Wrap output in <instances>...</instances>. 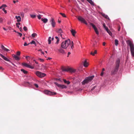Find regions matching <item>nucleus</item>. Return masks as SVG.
Returning <instances> with one entry per match:
<instances>
[{"label":"nucleus","mask_w":134,"mask_h":134,"mask_svg":"<svg viewBox=\"0 0 134 134\" xmlns=\"http://www.w3.org/2000/svg\"><path fill=\"white\" fill-rule=\"evenodd\" d=\"M127 44L130 47L131 52L132 56L134 57V44L133 42L129 40L126 41Z\"/></svg>","instance_id":"f257e3e1"},{"label":"nucleus","mask_w":134,"mask_h":134,"mask_svg":"<svg viewBox=\"0 0 134 134\" xmlns=\"http://www.w3.org/2000/svg\"><path fill=\"white\" fill-rule=\"evenodd\" d=\"M120 63V60L119 59H118L116 60L115 68L111 71V74H114L117 72Z\"/></svg>","instance_id":"f03ea898"},{"label":"nucleus","mask_w":134,"mask_h":134,"mask_svg":"<svg viewBox=\"0 0 134 134\" xmlns=\"http://www.w3.org/2000/svg\"><path fill=\"white\" fill-rule=\"evenodd\" d=\"M70 40L69 39L65 40L64 42H62L61 44V47L62 48L66 49L70 44Z\"/></svg>","instance_id":"7ed1b4c3"},{"label":"nucleus","mask_w":134,"mask_h":134,"mask_svg":"<svg viewBox=\"0 0 134 134\" xmlns=\"http://www.w3.org/2000/svg\"><path fill=\"white\" fill-rule=\"evenodd\" d=\"M94 77V76H92L86 77L85 79L82 82V84L83 85H84L89 83L92 80Z\"/></svg>","instance_id":"20e7f679"},{"label":"nucleus","mask_w":134,"mask_h":134,"mask_svg":"<svg viewBox=\"0 0 134 134\" xmlns=\"http://www.w3.org/2000/svg\"><path fill=\"white\" fill-rule=\"evenodd\" d=\"M62 70L63 71H69L70 72H74L76 70L71 68H62Z\"/></svg>","instance_id":"39448f33"},{"label":"nucleus","mask_w":134,"mask_h":134,"mask_svg":"<svg viewBox=\"0 0 134 134\" xmlns=\"http://www.w3.org/2000/svg\"><path fill=\"white\" fill-rule=\"evenodd\" d=\"M57 32L59 35H60L61 37L63 38L64 39V36H63L64 33L61 29H57Z\"/></svg>","instance_id":"423d86ee"},{"label":"nucleus","mask_w":134,"mask_h":134,"mask_svg":"<svg viewBox=\"0 0 134 134\" xmlns=\"http://www.w3.org/2000/svg\"><path fill=\"white\" fill-rule=\"evenodd\" d=\"M36 75L38 77L40 78H42L46 75V74L43 73L39 71H37L35 72Z\"/></svg>","instance_id":"0eeeda50"},{"label":"nucleus","mask_w":134,"mask_h":134,"mask_svg":"<svg viewBox=\"0 0 134 134\" xmlns=\"http://www.w3.org/2000/svg\"><path fill=\"white\" fill-rule=\"evenodd\" d=\"M44 92L45 94L48 95H55L57 94L56 92H53L48 90H45Z\"/></svg>","instance_id":"6e6552de"},{"label":"nucleus","mask_w":134,"mask_h":134,"mask_svg":"<svg viewBox=\"0 0 134 134\" xmlns=\"http://www.w3.org/2000/svg\"><path fill=\"white\" fill-rule=\"evenodd\" d=\"M0 55L4 60H5L6 61H7L8 62H10L13 65H14V66H16L12 62H10V61L9 59H8L7 58L5 57L2 54L0 53Z\"/></svg>","instance_id":"1a4fd4ad"},{"label":"nucleus","mask_w":134,"mask_h":134,"mask_svg":"<svg viewBox=\"0 0 134 134\" xmlns=\"http://www.w3.org/2000/svg\"><path fill=\"white\" fill-rule=\"evenodd\" d=\"M54 83L58 87L60 88H67V87L66 86L64 85L59 84L57 82H55Z\"/></svg>","instance_id":"9d476101"},{"label":"nucleus","mask_w":134,"mask_h":134,"mask_svg":"<svg viewBox=\"0 0 134 134\" xmlns=\"http://www.w3.org/2000/svg\"><path fill=\"white\" fill-rule=\"evenodd\" d=\"M22 65H23L25 67H27L28 68H30L31 69H33L34 68V67H33L30 65L26 63H22Z\"/></svg>","instance_id":"9b49d317"},{"label":"nucleus","mask_w":134,"mask_h":134,"mask_svg":"<svg viewBox=\"0 0 134 134\" xmlns=\"http://www.w3.org/2000/svg\"><path fill=\"white\" fill-rule=\"evenodd\" d=\"M51 24L53 27H55V23L54 21V19L52 18L51 20Z\"/></svg>","instance_id":"f8f14e48"},{"label":"nucleus","mask_w":134,"mask_h":134,"mask_svg":"<svg viewBox=\"0 0 134 134\" xmlns=\"http://www.w3.org/2000/svg\"><path fill=\"white\" fill-rule=\"evenodd\" d=\"M78 19L80 21H81L83 23L85 20L81 16H79L77 17Z\"/></svg>","instance_id":"ddd939ff"},{"label":"nucleus","mask_w":134,"mask_h":134,"mask_svg":"<svg viewBox=\"0 0 134 134\" xmlns=\"http://www.w3.org/2000/svg\"><path fill=\"white\" fill-rule=\"evenodd\" d=\"M78 19L80 21H81L83 23L85 20L81 16H79L77 17Z\"/></svg>","instance_id":"4468645a"},{"label":"nucleus","mask_w":134,"mask_h":134,"mask_svg":"<svg viewBox=\"0 0 134 134\" xmlns=\"http://www.w3.org/2000/svg\"><path fill=\"white\" fill-rule=\"evenodd\" d=\"M12 57L16 60H19L20 59L19 58L18 56H16V55L15 54H13Z\"/></svg>","instance_id":"2eb2a0df"},{"label":"nucleus","mask_w":134,"mask_h":134,"mask_svg":"<svg viewBox=\"0 0 134 134\" xmlns=\"http://www.w3.org/2000/svg\"><path fill=\"white\" fill-rule=\"evenodd\" d=\"M15 18L17 19V21L18 22H19L21 21V18L20 16H16Z\"/></svg>","instance_id":"dca6fc26"},{"label":"nucleus","mask_w":134,"mask_h":134,"mask_svg":"<svg viewBox=\"0 0 134 134\" xmlns=\"http://www.w3.org/2000/svg\"><path fill=\"white\" fill-rule=\"evenodd\" d=\"M1 48L2 49L5 51L8 52L9 51V50L7 48H5L3 45L1 46Z\"/></svg>","instance_id":"f3484780"},{"label":"nucleus","mask_w":134,"mask_h":134,"mask_svg":"<svg viewBox=\"0 0 134 134\" xmlns=\"http://www.w3.org/2000/svg\"><path fill=\"white\" fill-rule=\"evenodd\" d=\"M59 51L62 54H64L65 52L64 50L62 49V48H60L59 49H58Z\"/></svg>","instance_id":"a211bd4d"},{"label":"nucleus","mask_w":134,"mask_h":134,"mask_svg":"<svg viewBox=\"0 0 134 134\" xmlns=\"http://www.w3.org/2000/svg\"><path fill=\"white\" fill-rule=\"evenodd\" d=\"M97 53V51L96 50H95L94 51H92L91 52L90 54L91 55L93 56H94L95 54Z\"/></svg>","instance_id":"6ab92c4d"},{"label":"nucleus","mask_w":134,"mask_h":134,"mask_svg":"<svg viewBox=\"0 0 134 134\" xmlns=\"http://www.w3.org/2000/svg\"><path fill=\"white\" fill-rule=\"evenodd\" d=\"M41 20L42 21H43V22L45 23H47V22L48 20L47 19L45 18H44V19L42 18L41 19Z\"/></svg>","instance_id":"aec40b11"},{"label":"nucleus","mask_w":134,"mask_h":134,"mask_svg":"<svg viewBox=\"0 0 134 134\" xmlns=\"http://www.w3.org/2000/svg\"><path fill=\"white\" fill-rule=\"evenodd\" d=\"M25 85V86H31V83L29 82H25L24 83Z\"/></svg>","instance_id":"412c9836"},{"label":"nucleus","mask_w":134,"mask_h":134,"mask_svg":"<svg viewBox=\"0 0 134 134\" xmlns=\"http://www.w3.org/2000/svg\"><path fill=\"white\" fill-rule=\"evenodd\" d=\"M71 31L72 35L73 36H75V34L76 33V31L75 30L73 29H72V30H71Z\"/></svg>","instance_id":"4be33fe9"},{"label":"nucleus","mask_w":134,"mask_h":134,"mask_svg":"<svg viewBox=\"0 0 134 134\" xmlns=\"http://www.w3.org/2000/svg\"><path fill=\"white\" fill-rule=\"evenodd\" d=\"M93 28L94 29L96 34H97V35H98L99 34V32L96 27L95 26Z\"/></svg>","instance_id":"5701e85b"},{"label":"nucleus","mask_w":134,"mask_h":134,"mask_svg":"<svg viewBox=\"0 0 134 134\" xmlns=\"http://www.w3.org/2000/svg\"><path fill=\"white\" fill-rule=\"evenodd\" d=\"M93 28L94 29L96 34H97V35H98L99 34V32L96 27L95 26Z\"/></svg>","instance_id":"b1692460"},{"label":"nucleus","mask_w":134,"mask_h":134,"mask_svg":"<svg viewBox=\"0 0 134 134\" xmlns=\"http://www.w3.org/2000/svg\"><path fill=\"white\" fill-rule=\"evenodd\" d=\"M88 63L87 62L86 60H85L83 63L84 66L85 67H86L88 66Z\"/></svg>","instance_id":"393cba45"},{"label":"nucleus","mask_w":134,"mask_h":134,"mask_svg":"<svg viewBox=\"0 0 134 134\" xmlns=\"http://www.w3.org/2000/svg\"><path fill=\"white\" fill-rule=\"evenodd\" d=\"M91 5H94V2L92 0H86Z\"/></svg>","instance_id":"a878e982"},{"label":"nucleus","mask_w":134,"mask_h":134,"mask_svg":"<svg viewBox=\"0 0 134 134\" xmlns=\"http://www.w3.org/2000/svg\"><path fill=\"white\" fill-rule=\"evenodd\" d=\"M102 15L106 19H108L109 18L108 17L107 15L103 13L102 14Z\"/></svg>","instance_id":"bb28decb"},{"label":"nucleus","mask_w":134,"mask_h":134,"mask_svg":"<svg viewBox=\"0 0 134 134\" xmlns=\"http://www.w3.org/2000/svg\"><path fill=\"white\" fill-rule=\"evenodd\" d=\"M63 80L65 83H66L68 85H69L70 83V82L68 81H67L65 79H63Z\"/></svg>","instance_id":"cd10ccee"},{"label":"nucleus","mask_w":134,"mask_h":134,"mask_svg":"<svg viewBox=\"0 0 134 134\" xmlns=\"http://www.w3.org/2000/svg\"><path fill=\"white\" fill-rule=\"evenodd\" d=\"M114 41H115V45L116 46H118V44H119L118 40L117 39H115Z\"/></svg>","instance_id":"c85d7f7f"},{"label":"nucleus","mask_w":134,"mask_h":134,"mask_svg":"<svg viewBox=\"0 0 134 134\" xmlns=\"http://www.w3.org/2000/svg\"><path fill=\"white\" fill-rule=\"evenodd\" d=\"M107 32L111 36H112V33L108 29V30H106Z\"/></svg>","instance_id":"c756f323"},{"label":"nucleus","mask_w":134,"mask_h":134,"mask_svg":"<svg viewBox=\"0 0 134 134\" xmlns=\"http://www.w3.org/2000/svg\"><path fill=\"white\" fill-rule=\"evenodd\" d=\"M51 37H49L48 38V43L49 44H50L51 43Z\"/></svg>","instance_id":"7c9ffc66"},{"label":"nucleus","mask_w":134,"mask_h":134,"mask_svg":"<svg viewBox=\"0 0 134 134\" xmlns=\"http://www.w3.org/2000/svg\"><path fill=\"white\" fill-rule=\"evenodd\" d=\"M21 71H22L24 74H26L27 73V71L23 69H21Z\"/></svg>","instance_id":"2f4dec72"},{"label":"nucleus","mask_w":134,"mask_h":134,"mask_svg":"<svg viewBox=\"0 0 134 134\" xmlns=\"http://www.w3.org/2000/svg\"><path fill=\"white\" fill-rule=\"evenodd\" d=\"M103 26L104 28L106 30H108V28L105 25L104 23L103 24Z\"/></svg>","instance_id":"473e14b6"},{"label":"nucleus","mask_w":134,"mask_h":134,"mask_svg":"<svg viewBox=\"0 0 134 134\" xmlns=\"http://www.w3.org/2000/svg\"><path fill=\"white\" fill-rule=\"evenodd\" d=\"M89 25L90 26H91L93 28H94L96 26L94 25L92 23H89Z\"/></svg>","instance_id":"72a5a7b5"},{"label":"nucleus","mask_w":134,"mask_h":134,"mask_svg":"<svg viewBox=\"0 0 134 134\" xmlns=\"http://www.w3.org/2000/svg\"><path fill=\"white\" fill-rule=\"evenodd\" d=\"M59 14L60 15H61L63 17H65V18L66 17V16L65 14L61 13H60Z\"/></svg>","instance_id":"f704fd0d"},{"label":"nucleus","mask_w":134,"mask_h":134,"mask_svg":"<svg viewBox=\"0 0 134 134\" xmlns=\"http://www.w3.org/2000/svg\"><path fill=\"white\" fill-rule=\"evenodd\" d=\"M37 34L35 33H34L32 35V36L33 37H34L37 36Z\"/></svg>","instance_id":"c9c22d12"},{"label":"nucleus","mask_w":134,"mask_h":134,"mask_svg":"<svg viewBox=\"0 0 134 134\" xmlns=\"http://www.w3.org/2000/svg\"><path fill=\"white\" fill-rule=\"evenodd\" d=\"M30 16L31 18H35L36 16V15H30Z\"/></svg>","instance_id":"e433bc0d"},{"label":"nucleus","mask_w":134,"mask_h":134,"mask_svg":"<svg viewBox=\"0 0 134 134\" xmlns=\"http://www.w3.org/2000/svg\"><path fill=\"white\" fill-rule=\"evenodd\" d=\"M29 44H36V42L34 41H32L30 42V43H29Z\"/></svg>","instance_id":"4c0bfd02"},{"label":"nucleus","mask_w":134,"mask_h":134,"mask_svg":"<svg viewBox=\"0 0 134 134\" xmlns=\"http://www.w3.org/2000/svg\"><path fill=\"white\" fill-rule=\"evenodd\" d=\"M37 17H38V19H41V15L39 14L37 16Z\"/></svg>","instance_id":"58836bf2"},{"label":"nucleus","mask_w":134,"mask_h":134,"mask_svg":"<svg viewBox=\"0 0 134 134\" xmlns=\"http://www.w3.org/2000/svg\"><path fill=\"white\" fill-rule=\"evenodd\" d=\"M20 51H18L16 52V55L17 56L20 55Z\"/></svg>","instance_id":"ea45409f"},{"label":"nucleus","mask_w":134,"mask_h":134,"mask_svg":"<svg viewBox=\"0 0 134 134\" xmlns=\"http://www.w3.org/2000/svg\"><path fill=\"white\" fill-rule=\"evenodd\" d=\"M83 23L85 24L86 25H87L88 26H90L89 24H88L85 20L83 22Z\"/></svg>","instance_id":"a19ab883"},{"label":"nucleus","mask_w":134,"mask_h":134,"mask_svg":"<svg viewBox=\"0 0 134 134\" xmlns=\"http://www.w3.org/2000/svg\"><path fill=\"white\" fill-rule=\"evenodd\" d=\"M83 23L85 24L86 25H87L88 26H90L89 24H88L85 20L83 22Z\"/></svg>","instance_id":"79ce46f5"},{"label":"nucleus","mask_w":134,"mask_h":134,"mask_svg":"<svg viewBox=\"0 0 134 134\" xmlns=\"http://www.w3.org/2000/svg\"><path fill=\"white\" fill-rule=\"evenodd\" d=\"M2 10L4 12L5 14H6L7 13V11L4 8H3L2 9Z\"/></svg>","instance_id":"37998d69"},{"label":"nucleus","mask_w":134,"mask_h":134,"mask_svg":"<svg viewBox=\"0 0 134 134\" xmlns=\"http://www.w3.org/2000/svg\"><path fill=\"white\" fill-rule=\"evenodd\" d=\"M23 29L25 31L27 30V29L26 27L24 26L23 27Z\"/></svg>","instance_id":"c03bdc74"},{"label":"nucleus","mask_w":134,"mask_h":134,"mask_svg":"<svg viewBox=\"0 0 134 134\" xmlns=\"http://www.w3.org/2000/svg\"><path fill=\"white\" fill-rule=\"evenodd\" d=\"M38 51H40L41 52V53L43 54H44V52L42 51V49H39L38 50Z\"/></svg>","instance_id":"a18cd8bd"},{"label":"nucleus","mask_w":134,"mask_h":134,"mask_svg":"<svg viewBox=\"0 0 134 134\" xmlns=\"http://www.w3.org/2000/svg\"><path fill=\"white\" fill-rule=\"evenodd\" d=\"M29 44V43L28 44H27V43L26 42H25L24 43V46H28Z\"/></svg>","instance_id":"49530a36"},{"label":"nucleus","mask_w":134,"mask_h":134,"mask_svg":"<svg viewBox=\"0 0 134 134\" xmlns=\"http://www.w3.org/2000/svg\"><path fill=\"white\" fill-rule=\"evenodd\" d=\"M3 20V19L2 18L0 17V23H2Z\"/></svg>","instance_id":"de8ad7c7"},{"label":"nucleus","mask_w":134,"mask_h":134,"mask_svg":"<svg viewBox=\"0 0 134 134\" xmlns=\"http://www.w3.org/2000/svg\"><path fill=\"white\" fill-rule=\"evenodd\" d=\"M97 43V42L96 41H95L93 44V46L95 47L96 46V44Z\"/></svg>","instance_id":"09e8293b"},{"label":"nucleus","mask_w":134,"mask_h":134,"mask_svg":"<svg viewBox=\"0 0 134 134\" xmlns=\"http://www.w3.org/2000/svg\"><path fill=\"white\" fill-rule=\"evenodd\" d=\"M17 33H18L19 34L20 37H21L22 36V34L19 33L18 32H17Z\"/></svg>","instance_id":"8fccbe9b"},{"label":"nucleus","mask_w":134,"mask_h":134,"mask_svg":"<svg viewBox=\"0 0 134 134\" xmlns=\"http://www.w3.org/2000/svg\"><path fill=\"white\" fill-rule=\"evenodd\" d=\"M57 41L56 42V44H58L59 43V39H58L57 40Z\"/></svg>","instance_id":"3c124183"},{"label":"nucleus","mask_w":134,"mask_h":134,"mask_svg":"<svg viewBox=\"0 0 134 134\" xmlns=\"http://www.w3.org/2000/svg\"><path fill=\"white\" fill-rule=\"evenodd\" d=\"M34 85L36 88H38V85L37 84H34Z\"/></svg>","instance_id":"603ef678"},{"label":"nucleus","mask_w":134,"mask_h":134,"mask_svg":"<svg viewBox=\"0 0 134 134\" xmlns=\"http://www.w3.org/2000/svg\"><path fill=\"white\" fill-rule=\"evenodd\" d=\"M2 7H7V5L6 4H3L2 5Z\"/></svg>","instance_id":"864d4df0"},{"label":"nucleus","mask_w":134,"mask_h":134,"mask_svg":"<svg viewBox=\"0 0 134 134\" xmlns=\"http://www.w3.org/2000/svg\"><path fill=\"white\" fill-rule=\"evenodd\" d=\"M95 86H94L91 89V91H93V90L95 88Z\"/></svg>","instance_id":"5fc2aeb1"},{"label":"nucleus","mask_w":134,"mask_h":134,"mask_svg":"<svg viewBox=\"0 0 134 134\" xmlns=\"http://www.w3.org/2000/svg\"><path fill=\"white\" fill-rule=\"evenodd\" d=\"M18 2V0H16V1H13V2L14 3H15L16 2Z\"/></svg>","instance_id":"6e6d98bb"},{"label":"nucleus","mask_w":134,"mask_h":134,"mask_svg":"<svg viewBox=\"0 0 134 134\" xmlns=\"http://www.w3.org/2000/svg\"><path fill=\"white\" fill-rule=\"evenodd\" d=\"M20 23H16V25H20Z\"/></svg>","instance_id":"4d7b16f0"},{"label":"nucleus","mask_w":134,"mask_h":134,"mask_svg":"<svg viewBox=\"0 0 134 134\" xmlns=\"http://www.w3.org/2000/svg\"><path fill=\"white\" fill-rule=\"evenodd\" d=\"M74 48V45H72L71 46V48L72 49H73V48Z\"/></svg>","instance_id":"13d9d810"},{"label":"nucleus","mask_w":134,"mask_h":134,"mask_svg":"<svg viewBox=\"0 0 134 134\" xmlns=\"http://www.w3.org/2000/svg\"><path fill=\"white\" fill-rule=\"evenodd\" d=\"M71 53L70 52H69L68 53L67 57H68L69 55Z\"/></svg>","instance_id":"bf43d9fd"},{"label":"nucleus","mask_w":134,"mask_h":134,"mask_svg":"<svg viewBox=\"0 0 134 134\" xmlns=\"http://www.w3.org/2000/svg\"><path fill=\"white\" fill-rule=\"evenodd\" d=\"M39 60H40L41 61V62H43V59H39Z\"/></svg>","instance_id":"052dcab7"},{"label":"nucleus","mask_w":134,"mask_h":134,"mask_svg":"<svg viewBox=\"0 0 134 134\" xmlns=\"http://www.w3.org/2000/svg\"><path fill=\"white\" fill-rule=\"evenodd\" d=\"M105 42H103V46H105Z\"/></svg>","instance_id":"680f3d73"},{"label":"nucleus","mask_w":134,"mask_h":134,"mask_svg":"<svg viewBox=\"0 0 134 134\" xmlns=\"http://www.w3.org/2000/svg\"><path fill=\"white\" fill-rule=\"evenodd\" d=\"M0 70H3V68L1 66L0 67Z\"/></svg>","instance_id":"e2e57ef3"},{"label":"nucleus","mask_w":134,"mask_h":134,"mask_svg":"<svg viewBox=\"0 0 134 134\" xmlns=\"http://www.w3.org/2000/svg\"><path fill=\"white\" fill-rule=\"evenodd\" d=\"M55 38L57 39H57H59V38L58 37H57V36H56L55 37Z\"/></svg>","instance_id":"0e129e2a"},{"label":"nucleus","mask_w":134,"mask_h":134,"mask_svg":"<svg viewBox=\"0 0 134 134\" xmlns=\"http://www.w3.org/2000/svg\"><path fill=\"white\" fill-rule=\"evenodd\" d=\"M19 29H20V30L21 31H22L23 30L21 27H20Z\"/></svg>","instance_id":"69168bd1"},{"label":"nucleus","mask_w":134,"mask_h":134,"mask_svg":"<svg viewBox=\"0 0 134 134\" xmlns=\"http://www.w3.org/2000/svg\"><path fill=\"white\" fill-rule=\"evenodd\" d=\"M3 7H2V5L0 7V9H3Z\"/></svg>","instance_id":"338daca9"},{"label":"nucleus","mask_w":134,"mask_h":134,"mask_svg":"<svg viewBox=\"0 0 134 134\" xmlns=\"http://www.w3.org/2000/svg\"><path fill=\"white\" fill-rule=\"evenodd\" d=\"M103 75V72H102L101 73V74H100V75H101V76H102Z\"/></svg>","instance_id":"774afa93"}]
</instances>
